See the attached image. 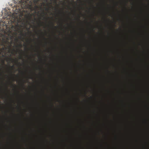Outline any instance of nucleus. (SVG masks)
Returning a JSON list of instances; mask_svg holds the SVG:
<instances>
[{"mask_svg":"<svg viewBox=\"0 0 149 149\" xmlns=\"http://www.w3.org/2000/svg\"><path fill=\"white\" fill-rule=\"evenodd\" d=\"M80 18V16H79V18H78V19H79V18Z\"/></svg>","mask_w":149,"mask_h":149,"instance_id":"6","label":"nucleus"},{"mask_svg":"<svg viewBox=\"0 0 149 149\" xmlns=\"http://www.w3.org/2000/svg\"><path fill=\"white\" fill-rule=\"evenodd\" d=\"M4 49V48L3 47L2 49L0 48V54H1V52H2V50Z\"/></svg>","mask_w":149,"mask_h":149,"instance_id":"1","label":"nucleus"},{"mask_svg":"<svg viewBox=\"0 0 149 149\" xmlns=\"http://www.w3.org/2000/svg\"><path fill=\"white\" fill-rule=\"evenodd\" d=\"M54 27L56 28H57V27L56 26H54Z\"/></svg>","mask_w":149,"mask_h":149,"instance_id":"8","label":"nucleus"},{"mask_svg":"<svg viewBox=\"0 0 149 149\" xmlns=\"http://www.w3.org/2000/svg\"><path fill=\"white\" fill-rule=\"evenodd\" d=\"M52 26H54V24L53 23H52Z\"/></svg>","mask_w":149,"mask_h":149,"instance_id":"5","label":"nucleus"},{"mask_svg":"<svg viewBox=\"0 0 149 149\" xmlns=\"http://www.w3.org/2000/svg\"><path fill=\"white\" fill-rule=\"evenodd\" d=\"M31 15H30V16L29 17L30 18H31Z\"/></svg>","mask_w":149,"mask_h":149,"instance_id":"7","label":"nucleus"},{"mask_svg":"<svg viewBox=\"0 0 149 149\" xmlns=\"http://www.w3.org/2000/svg\"><path fill=\"white\" fill-rule=\"evenodd\" d=\"M21 51H22V52L23 51L22 50H21Z\"/></svg>","mask_w":149,"mask_h":149,"instance_id":"11","label":"nucleus"},{"mask_svg":"<svg viewBox=\"0 0 149 149\" xmlns=\"http://www.w3.org/2000/svg\"><path fill=\"white\" fill-rule=\"evenodd\" d=\"M11 68H14V67L13 65H12L11 66Z\"/></svg>","mask_w":149,"mask_h":149,"instance_id":"3","label":"nucleus"},{"mask_svg":"<svg viewBox=\"0 0 149 149\" xmlns=\"http://www.w3.org/2000/svg\"><path fill=\"white\" fill-rule=\"evenodd\" d=\"M0 74H1V73H0Z\"/></svg>","mask_w":149,"mask_h":149,"instance_id":"10","label":"nucleus"},{"mask_svg":"<svg viewBox=\"0 0 149 149\" xmlns=\"http://www.w3.org/2000/svg\"><path fill=\"white\" fill-rule=\"evenodd\" d=\"M2 45L4 47L5 45H4V44L3 43H2Z\"/></svg>","mask_w":149,"mask_h":149,"instance_id":"2","label":"nucleus"},{"mask_svg":"<svg viewBox=\"0 0 149 149\" xmlns=\"http://www.w3.org/2000/svg\"><path fill=\"white\" fill-rule=\"evenodd\" d=\"M20 47H21L22 46V45L20 44L19 45Z\"/></svg>","mask_w":149,"mask_h":149,"instance_id":"4","label":"nucleus"},{"mask_svg":"<svg viewBox=\"0 0 149 149\" xmlns=\"http://www.w3.org/2000/svg\"><path fill=\"white\" fill-rule=\"evenodd\" d=\"M30 79H32V77H30Z\"/></svg>","mask_w":149,"mask_h":149,"instance_id":"9","label":"nucleus"}]
</instances>
